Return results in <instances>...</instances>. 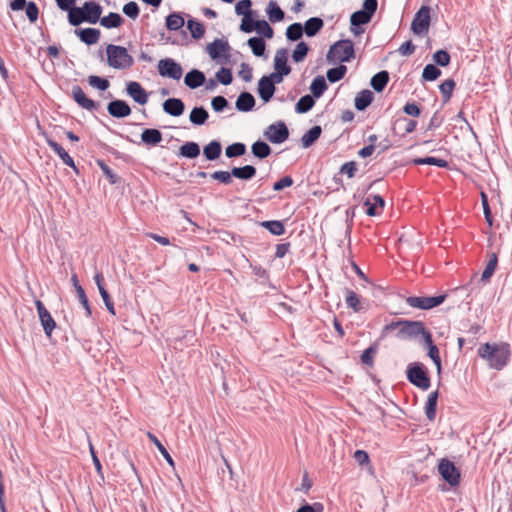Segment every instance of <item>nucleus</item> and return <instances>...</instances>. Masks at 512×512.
<instances>
[{
    "label": "nucleus",
    "mask_w": 512,
    "mask_h": 512,
    "mask_svg": "<svg viewBox=\"0 0 512 512\" xmlns=\"http://www.w3.org/2000/svg\"><path fill=\"white\" fill-rule=\"evenodd\" d=\"M398 329L396 337L401 340L421 337L423 342L427 334H431L421 321L399 320L387 324L383 328V335Z\"/></svg>",
    "instance_id": "obj_2"
},
{
    "label": "nucleus",
    "mask_w": 512,
    "mask_h": 512,
    "mask_svg": "<svg viewBox=\"0 0 512 512\" xmlns=\"http://www.w3.org/2000/svg\"><path fill=\"white\" fill-rule=\"evenodd\" d=\"M488 258V262L481 275V280L484 282L490 280L498 265V256L496 253L493 252L488 254Z\"/></svg>",
    "instance_id": "obj_29"
},
{
    "label": "nucleus",
    "mask_w": 512,
    "mask_h": 512,
    "mask_svg": "<svg viewBox=\"0 0 512 512\" xmlns=\"http://www.w3.org/2000/svg\"><path fill=\"white\" fill-rule=\"evenodd\" d=\"M322 133L320 126H313L301 138L303 148H309L315 141H317Z\"/></svg>",
    "instance_id": "obj_31"
},
{
    "label": "nucleus",
    "mask_w": 512,
    "mask_h": 512,
    "mask_svg": "<svg viewBox=\"0 0 512 512\" xmlns=\"http://www.w3.org/2000/svg\"><path fill=\"white\" fill-rule=\"evenodd\" d=\"M187 29L189 30L192 38L200 39L204 36L205 28L203 24L195 19L187 21Z\"/></svg>",
    "instance_id": "obj_44"
},
{
    "label": "nucleus",
    "mask_w": 512,
    "mask_h": 512,
    "mask_svg": "<svg viewBox=\"0 0 512 512\" xmlns=\"http://www.w3.org/2000/svg\"><path fill=\"white\" fill-rule=\"evenodd\" d=\"M264 137L273 144H281L289 137V130L286 124L278 121L269 125L263 133Z\"/></svg>",
    "instance_id": "obj_7"
},
{
    "label": "nucleus",
    "mask_w": 512,
    "mask_h": 512,
    "mask_svg": "<svg viewBox=\"0 0 512 512\" xmlns=\"http://www.w3.org/2000/svg\"><path fill=\"white\" fill-rule=\"evenodd\" d=\"M83 9L87 23L96 24L98 21H100L102 7L98 3L94 1H87L84 3Z\"/></svg>",
    "instance_id": "obj_17"
},
{
    "label": "nucleus",
    "mask_w": 512,
    "mask_h": 512,
    "mask_svg": "<svg viewBox=\"0 0 512 512\" xmlns=\"http://www.w3.org/2000/svg\"><path fill=\"white\" fill-rule=\"evenodd\" d=\"M88 83L101 91H105L109 87V81L107 79L101 78L96 75H91L88 77Z\"/></svg>",
    "instance_id": "obj_58"
},
{
    "label": "nucleus",
    "mask_w": 512,
    "mask_h": 512,
    "mask_svg": "<svg viewBox=\"0 0 512 512\" xmlns=\"http://www.w3.org/2000/svg\"><path fill=\"white\" fill-rule=\"evenodd\" d=\"M108 113L115 118H125L131 114L130 106L124 100H113L107 106Z\"/></svg>",
    "instance_id": "obj_14"
},
{
    "label": "nucleus",
    "mask_w": 512,
    "mask_h": 512,
    "mask_svg": "<svg viewBox=\"0 0 512 512\" xmlns=\"http://www.w3.org/2000/svg\"><path fill=\"white\" fill-rule=\"evenodd\" d=\"M430 26V7L422 6L417 13L415 14L412 23L411 29L417 34L421 35L428 31Z\"/></svg>",
    "instance_id": "obj_10"
},
{
    "label": "nucleus",
    "mask_w": 512,
    "mask_h": 512,
    "mask_svg": "<svg viewBox=\"0 0 512 512\" xmlns=\"http://www.w3.org/2000/svg\"><path fill=\"white\" fill-rule=\"evenodd\" d=\"M433 61L442 67H446L450 64L451 57L446 50H438L433 54Z\"/></svg>",
    "instance_id": "obj_56"
},
{
    "label": "nucleus",
    "mask_w": 512,
    "mask_h": 512,
    "mask_svg": "<svg viewBox=\"0 0 512 512\" xmlns=\"http://www.w3.org/2000/svg\"><path fill=\"white\" fill-rule=\"evenodd\" d=\"M347 67L345 65H339L335 68H331L327 71L326 76L329 82L335 83L340 81L346 74Z\"/></svg>",
    "instance_id": "obj_49"
},
{
    "label": "nucleus",
    "mask_w": 512,
    "mask_h": 512,
    "mask_svg": "<svg viewBox=\"0 0 512 512\" xmlns=\"http://www.w3.org/2000/svg\"><path fill=\"white\" fill-rule=\"evenodd\" d=\"M446 295H438V296H410L406 299V303L413 308H418L421 310H428L434 307L439 306L444 302Z\"/></svg>",
    "instance_id": "obj_8"
},
{
    "label": "nucleus",
    "mask_w": 512,
    "mask_h": 512,
    "mask_svg": "<svg viewBox=\"0 0 512 512\" xmlns=\"http://www.w3.org/2000/svg\"><path fill=\"white\" fill-rule=\"evenodd\" d=\"M123 13L129 18L135 20L140 14L139 6L136 2L130 1L123 6Z\"/></svg>",
    "instance_id": "obj_57"
},
{
    "label": "nucleus",
    "mask_w": 512,
    "mask_h": 512,
    "mask_svg": "<svg viewBox=\"0 0 512 512\" xmlns=\"http://www.w3.org/2000/svg\"><path fill=\"white\" fill-rule=\"evenodd\" d=\"M48 146L60 157L64 164L73 168L76 173H79L78 168L76 167L73 158L65 151V149L56 141L48 138L47 140Z\"/></svg>",
    "instance_id": "obj_16"
},
{
    "label": "nucleus",
    "mask_w": 512,
    "mask_h": 512,
    "mask_svg": "<svg viewBox=\"0 0 512 512\" xmlns=\"http://www.w3.org/2000/svg\"><path fill=\"white\" fill-rule=\"evenodd\" d=\"M314 105H315V101H314L313 96L304 95L298 100V102L295 106V110L299 114L307 113L308 111H310L313 108Z\"/></svg>",
    "instance_id": "obj_42"
},
{
    "label": "nucleus",
    "mask_w": 512,
    "mask_h": 512,
    "mask_svg": "<svg viewBox=\"0 0 512 512\" xmlns=\"http://www.w3.org/2000/svg\"><path fill=\"white\" fill-rule=\"evenodd\" d=\"M247 43L255 56L261 57L264 55L266 44L262 38L252 37L248 40Z\"/></svg>",
    "instance_id": "obj_46"
},
{
    "label": "nucleus",
    "mask_w": 512,
    "mask_h": 512,
    "mask_svg": "<svg viewBox=\"0 0 512 512\" xmlns=\"http://www.w3.org/2000/svg\"><path fill=\"white\" fill-rule=\"evenodd\" d=\"M216 79L223 85H229L232 80V73L230 69L222 67L217 73H216Z\"/></svg>",
    "instance_id": "obj_60"
},
{
    "label": "nucleus",
    "mask_w": 512,
    "mask_h": 512,
    "mask_svg": "<svg viewBox=\"0 0 512 512\" xmlns=\"http://www.w3.org/2000/svg\"><path fill=\"white\" fill-rule=\"evenodd\" d=\"M148 439L157 447L161 455L165 458V460L168 462L170 466H174V461L167 451V449L164 447V445L158 440V438L151 432H147Z\"/></svg>",
    "instance_id": "obj_47"
},
{
    "label": "nucleus",
    "mask_w": 512,
    "mask_h": 512,
    "mask_svg": "<svg viewBox=\"0 0 512 512\" xmlns=\"http://www.w3.org/2000/svg\"><path fill=\"white\" fill-rule=\"evenodd\" d=\"M71 94L74 101L83 109L93 111L98 106V104L94 100L86 96L83 89L78 85L72 87Z\"/></svg>",
    "instance_id": "obj_12"
},
{
    "label": "nucleus",
    "mask_w": 512,
    "mask_h": 512,
    "mask_svg": "<svg viewBox=\"0 0 512 512\" xmlns=\"http://www.w3.org/2000/svg\"><path fill=\"white\" fill-rule=\"evenodd\" d=\"M255 24V30L259 35L268 39L273 37L274 31L266 20H256Z\"/></svg>",
    "instance_id": "obj_52"
},
{
    "label": "nucleus",
    "mask_w": 512,
    "mask_h": 512,
    "mask_svg": "<svg viewBox=\"0 0 512 512\" xmlns=\"http://www.w3.org/2000/svg\"><path fill=\"white\" fill-rule=\"evenodd\" d=\"M275 86L263 76L258 82V94L264 102H269L275 93Z\"/></svg>",
    "instance_id": "obj_20"
},
{
    "label": "nucleus",
    "mask_w": 512,
    "mask_h": 512,
    "mask_svg": "<svg viewBox=\"0 0 512 512\" xmlns=\"http://www.w3.org/2000/svg\"><path fill=\"white\" fill-rule=\"evenodd\" d=\"M441 75V71L433 64H428L424 67L422 78L425 81H434Z\"/></svg>",
    "instance_id": "obj_55"
},
{
    "label": "nucleus",
    "mask_w": 512,
    "mask_h": 512,
    "mask_svg": "<svg viewBox=\"0 0 512 512\" xmlns=\"http://www.w3.org/2000/svg\"><path fill=\"white\" fill-rule=\"evenodd\" d=\"M378 7L377 0H364L362 9L351 14L350 16V30L354 35H359L363 32L359 28L361 25L369 23L375 14Z\"/></svg>",
    "instance_id": "obj_4"
},
{
    "label": "nucleus",
    "mask_w": 512,
    "mask_h": 512,
    "mask_svg": "<svg viewBox=\"0 0 512 512\" xmlns=\"http://www.w3.org/2000/svg\"><path fill=\"white\" fill-rule=\"evenodd\" d=\"M68 11V21L72 26L87 22L83 7H71Z\"/></svg>",
    "instance_id": "obj_35"
},
{
    "label": "nucleus",
    "mask_w": 512,
    "mask_h": 512,
    "mask_svg": "<svg viewBox=\"0 0 512 512\" xmlns=\"http://www.w3.org/2000/svg\"><path fill=\"white\" fill-rule=\"evenodd\" d=\"M74 33L86 45L96 44L101 36L100 30L96 28L76 29Z\"/></svg>",
    "instance_id": "obj_18"
},
{
    "label": "nucleus",
    "mask_w": 512,
    "mask_h": 512,
    "mask_svg": "<svg viewBox=\"0 0 512 512\" xmlns=\"http://www.w3.org/2000/svg\"><path fill=\"white\" fill-rule=\"evenodd\" d=\"M416 165H434L440 168H446L448 166V162L445 159L436 158V157H424V158H416L413 160Z\"/></svg>",
    "instance_id": "obj_48"
},
{
    "label": "nucleus",
    "mask_w": 512,
    "mask_h": 512,
    "mask_svg": "<svg viewBox=\"0 0 512 512\" xmlns=\"http://www.w3.org/2000/svg\"><path fill=\"white\" fill-rule=\"evenodd\" d=\"M184 83L190 89H196L205 83V75L197 69H193L185 75Z\"/></svg>",
    "instance_id": "obj_21"
},
{
    "label": "nucleus",
    "mask_w": 512,
    "mask_h": 512,
    "mask_svg": "<svg viewBox=\"0 0 512 512\" xmlns=\"http://www.w3.org/2000/svg\"><path fill=\"white\" fill-rule=\"evenodd\" d=\"M123 18L116 12H110L107 16L100 18V25L107 28H117L120 27L123 23Z\"/></svg>",
    "instance_id": "obj_33"
},
{
    "label": "nucleus",
    "mask_w": 512,
    "mask_h": 512,
    "mask_svg": "<svg viewBox=\"0 0 512 512\" xmlns=\"http://www.w3.org/2000/svg\"><path fill=\"white\" fill-rule=\"evenodd\" d=\"M127 94L138 104L144 105L148 102V93L136 81H130L126 85Z\"/></svg>",
    "instance_id": "obj_13"
},
{
    "label": "nucleus",
    "mask_w": 512,
    "mask_h": 512,
    "mask_svg": "<svg viewBox=\"0 0 512 512\" xmlns=\"http://www.w3.org/2000/svg\"><path fill=\"white\" fill-rule=\"evenodd\" d=\"M357 171V163L355 161H349L344 163L340 167V174L347 175L348 178H353L355 176V173Z\"/></svg>",
    "instance_id": "obj_62"
},
{
    "label": "nucleus",
    "mask_w": 512,
    "mask_h": 512,
    "mask_svg": "<svg viewBox=\"0 0 512 512\" xmlns=\"http://www.w3.org/2000/svg\"><path fill=\"white\" fill-rule=\"evenodd\" d=\"M274 69L286 75L290 74L291 68L287 65V50L279 49L274 57Z\"/></svg>",
    "instance_id": "obj_24"
},
{
    "label": "nucleus",
    "mask_w": 512,
    "mask_h": 512,
    "mask_svg": "<svg viewBox=\"0 0 512 512\" xmlns=\"http://www.w3.org/2000/svg\"><path fill=\"white\" fill-rule=\"evenodd\" d=\"M303 32V26L301 25V23H293L288 26L286 30V37L290 41H297L302 37Z\"/></svg>",
    "instance_id": "obj_53"
},
{
    "label": "nucleus",
    "mask_w": 512,
    "mask_h": 512,
    "mask_svg": "<svg viewBox=\"0 0 512 512\" xmlns=\"http://www.w3.org/2000/svg\"><path fill=\"white\" fill-rule=\"evenodd\" d=\"M106 54L108 65L114 69L126 70L130 69L134 64V58L123 46L108 44Z\"/></svg>",
    "instance_id": "obj_3"
},
{
    "label": "nucleus",
    "mask_w": 512,
    "mask_h": 512,
    "mask_svg": "<svg viewBox=\"0 0 512 512\" xmlns=\"http://www.w3.org/2000/svg\"><path fill=\"white\" fill-rule=\"evenodd\" d=\"M251 151L252 154L259 159L268 157L272 152L270 146L266 142L260 140L252 144Z\"/></svg>",
    "instance_id": "obj_39"
},
{
    "label": "nucleus",
    "mask_w": 512,
    "mask_h": 512,
    "mask_svg": "<svg viewBox=\"0 0 512 512\" xmlns=\"http://www.w3.org/2000/svg\"><path fill=\"white\" fill-rule=\"evenodd\" d=\"M407 379L416 387L427 390L430 387V378L426 367L422 363H411L407 367Z\"/></svg>",
    "instance_id": "obj_6"
},
{
    "label": "nucleus",
    "mask_w": 512,
    "mask_h": 512,
    "mask_svg": "<svg viewBox=\"0 0 512 512\" xmlns=\"http://www.w3.org/2000/svg\"><path fill=\"white\" fill-rule=\"evenodd\" d=\"M373 100V93L370 90H362L355 97L354 105L358 111L365 110Z\"/></svg>",
    "instance_id": "obj_27"
},
{
    "label": "nucleus",
    "mask_w": 512,
    "mask_h": 512,
    "mask_svg": "<svg viewBox=\"0 0 512 512\" xmlns=\"http://www.w3.org/2000/svg\"><path fill=\"white\" fill-rule=\"evenodd\" d=\"M231 174L242 180H249L256 174V168L252 165H245L243 167H234L231 170Z\"/></svg>",
    "instance_id": "obj_37"
},
{
    "label": "nucleus",
    "mask_w": 512,
    "mask_h": 512,
    "mask_svg": "<svg viewBox=\"0 0 512 512\" xmlns=\"http://www.w3.org/2000/svg\"><path fill=\"white\" fill-rule=\"evenodd\" d=\"M179 155L188 159H194L200 155V147L196 142H186L180 147Z\"/></svg>",
    "instance_id": "obj_34"
},
{
    "label": "nucleus",
    "mask_w": 512,
    "mask_h": 512,
    "mask_svg": "<svg viewBox=\"0 0 512 512\" xmlns=\"http://www.w3.org/2000/svg\"><path fill=\"white\" fill-rule=\"evenodd\" d=\"M324 22L319 17L309 18L304 25L303 31L308 37L315 36L323 27Z\"/></svg>",
    "instance_id": "obj_30"
},
{
    "label": "nucleus",
    "mask_w": 512,
    "mask_h": 512,
    "mask_svg": "<svg viewBox=\"0 0 512 512\" xmlns=\"http://www.w3.org/2000/svg\"><path fill=\"white\" fill-rule=\"evenodd\" d=\"M389 81V73L385 70L376 73L371 78V86L376 92H381L386 87Z\"/></svg>",
    "instance_id": "obj_32"
},
{
    "label": "nucleus",
    "mask_w": 512,
    "mask_h": 512,
    "mask_svg": "<svg viewBox=\"0 0 512 512\" xmlns=\"http://www.w3.org/2000/svg\"><path fill=\"white\" fill-rule=\"evenodd\" d=\"M438 392L434 391L429 394L426 405L425 414L430 421H434L436 417V406H437Z\"/></svg>",
    "instance_id": "obj_40"
},
{
    "label": "nucleus",
    "mask_w": 512,
    "mask_h": 512,
    "mask_svg": "<svg viewBox=\"0 0 512 512\" xmlns=\"http://www.w3.org/2000/svg\"><path fill=\"white\" fill-rule=\"evenodd\" d=\"M209 117V114L206 109L203 107H194L189 115V120L194 125H203Z\"/></svg>",
    "instance_id": "obj_38"
},
{
    "label": "nucleus",
    "mask_w": 512,
    "mask_h": 512,
    "mask_svg": "<svg viewBox=\"0 0 512 512\" xmlns=\"http://www.w3.org/2000/svg\"><path fill=\"white\" fill-rule=\"evenodd\" d=\"M25 12L30 22H35L38 19L39 9L34 2L30 1L27 3Z\"/></svg>",
    "instance_id": "obj_64"
},
{
    "label": "nucleus",
    "mask_w": 512,
    "mask_h": 512,
    "mask_svg": "<svg viewBox=\"0 0 512 512\" xmlns=\"http://www.w3.org/2000/svg\"><path fill=\"white\" fill-rule=\"evenodd\" d=\"M184 109V102L178 98H169L163 103L164 112L174 117L182 115Z\"/></svg>",
    "instance_id": "obj_19"
},
{
    "label": "nucleus",
    "mask_w": 512,
    "mask_h": 512,
    "mask_svg": "<svg viewBox=\"0 0 512 512\" xmlns=\"http://www.w3.org/2000/svg\"><path fill=\"white\" fill-rule=\"evenodd\" d=\"M329 63L349 62L355 57L354 44L351 40H339L335 42L327 53Z\"/></svg>",
    "instance_id": "obj_5"
},
{
    "label": "nucleus",
    "mask_w": 512,
    "mask_h": 512,
    "mask_svg": "<svg viewBox=\"0 0 512 512\" xmlns=\"http://www.w3.org/2000/svg\"><path fill=\"white\" fill-rule=\"evenodd\" d=\"M423 344L428 350V356L431 358L433 363L436 365L438 372L441 371V359L439 356V349L433 343L432 334H427L426 339L423 341Z\"/></svg>",
    "instance_id": "obj_22"
},
{
    "label": "nucleus",
    "mask_w": 512,
    "mask_h": 512,
    "mask_svg": "<svg viewBox=\"0 0 512 512\" xmlns=\"http://www.w3.org/2000/svg\"><path fill=\"white\" fill-rule=\"evenodd\" d=\"M384 205L385 201L380 195L368 196L364 201V206L367 207L366 214L368 216H376L378 214L376 211L377 206L383 208Z\"/></svg>",
    "instance_id": "obj_25"
},
{
    "label": "nucleus",
    "mask_w": 512,
    "mask_h": 512,
    "mask_svg": "<svg viewBox=\"0 0 512 512\" xmlns=\"http://www.w3.org/2000/svg\"><path fill=\"white\" fill-rule=\"evenodd\" d=\"M251 0H241L235 6V12L237 15H243L245 17L251 14Z\"/></svg>",
    "instance_id": "obj_59"
},
{
    "label": "nucleus",
    "mask_w": 512,
    "mask_h": 512,
    "mask_svg": "<svg viewBox=\"0 0 512 512\" xmlns=\"http://www.w3.org/2000/svg\"><path fill=\"white\" fill-rule=\"evenodd\" d=\"M455 85L456 84L453 79H447L440 84L439 90L443 97L444 103H447L451 99Z\"/></svg>",
    "instance_id": "obj_50"
},
{
    "label": "nucleus",
    "mask_w": 512,
    "mask_h": 512,
    "mask_svg": "<svg viewBox=\"0 0 512 512\" xmlns=\"http://www.w3.org/2000/svg\"><path fill=\"white\" fill-rule=\"evenodd\" d=\"M438 471L442 478L451 486H456L460 481V472L453 462L442 459L438 464Z\"/></svg>",
    "instance_id": "obj_11"
},
{
    "label": "nucleus",
    "mask_w": 512,
    "mask_h": 512,
    "mask_svg": "<svg viewBox=\"0 0 512 512\" xmlns=\"http://www.w3.org/2000/svg\"><path fill=\"white\" fill-rule=\"evenodd\" d=\"M41 324L43 326L44 332L47 336H50L52 331L54 330L56 323L54 319L52 318L51 314L48 313L44 317L40 319Z\"/></svg>",
    "instance_id": "obj_61"
},
{
    "label": "nucleus",
    "mask_w": 512,
    "mask_h": 512,
    "mask_svg": "<svg viewBox=\"0 0 512 512\" xmlns=\"http://www.w3.org/2000/svg\"><path fill=\"white\" fill-rule=\"evenodd\" d=\"M345 302L349 308H352L355 311L359 310V297L354 291H347Z\"/></svg>",
    "instance_id": "obj_63"
},
{
    "label": "nucleus",
    "mask_w": 512,
    "mask_h": 512,
    "mask_svg": "<svg viewBox=\"0 0 512 512\" xmlns=\"http://www.w3.org/2000/svg\"><path fill=\"white\" fill-rule=\"evenodd\" d=\"M267 14L271 22H279L284 19L283 10L277 5L275 1H270L267 8Z\"/></svg>",
    "instance_id": "obj_43"
},
{
    "label": "nucleus",
    "mask_w": 512,
    "mask_h": 512,
    "mask_svg": "<svg viewBox=\"0 0 512 512\" xmlns=\"http://www.w3.org/2000/svg\"><path fill=\"white\" fill-rule=\"evenodd\" d=\"M185 24V20L181 13L173 12L166 17V28L170 31H177Z\"/></svg>",
    "instance_id": "obj_36"
},
{
    "label": "nucleus",
    "mask_w": 512,
    "mask_h": 512,
    "mask_svg": "<svg viewBox=\"0 0 512 512\" xmlns=\"http://www.w3.org/2000/svg\"><path fill=\"white\" fill-rule=\"evenodd\" d=\"M236 109L241 112H249L255 106V98L249 92H242L236 100Z\"/></svg>",
    "instance_id": "obj_23"
},
{
    "label": "nucleus",
    "mask_w": 512,
    "mask_h": 512,
    "mask_svg": "<svg viewBox=\"0 0 512 512\" xmlns=\"http://www.w3.org/2000/svg\"><path fill=\"white\" fill-rule=\"evenodd\" d=\"M158 72L162 77L179 80L182 77L183 69L174 59L165 58L158 62Z\"/></svg>",
    "instance_id": "obj_9"
},
{
    "label": "nucleus",
    "mask_w": 512,
    "mask_h": 512,
    "mask_svg": "<svg viewBox=\"0 0 512 512\" xmlns=\"http://www.w3.org/2000/svg\"><path fill=\"white\" fill-rule=\"evenodd\" d=\"M327 90V83L323 76H317L310 85V91L313 97L319 98Z\"/></svg>",
    "instance_id": "obj_41"
},
{
    "label": "nucleus",
    "mask_w": 512,
    "mask_h": 512,
    "mask_svg": "<svg viewBox=\"0 0 512 512\" xmlns=\"http://www.w3.org/2000/svg\"><path fill=\"white\" fill-rule=\"evenodd\" d=\"M245 152H246V146L240 142H236V143L229 145L225 150V154L228 158L240 157V156L244 155Z\"/></svg>",
    "instance_id": "obj_51"
},
{
    "label": "nucleus",
    "mask_w": 512,
    "mask_h": 512,
    "mask_svg": "<svg viewBox=\"0 0 512 512\" xmlns=\"http://www.w3.org/2000/svg\"><path fill=\"white\" fill-rule=\"evenodd\" d=\"M308 51V45L305 42H299L292 53V59L297 63L302 62L306 58Z\"/></svg>",
    "instance_id": "obj_54"
},
{
    "label": "nucleus",
    "mask_w": 512,
    "mask_h": 512,
    "mask_svg": "<svg viewBox=\"0 0 512 512\" xmlns=\"http://www.w3.org/2000/svg\"><path fill=\"white\" fill-rule=\"evenodd\" d=\"M478 356L486 360L490 368L501 370L508 364L510 360V345L508 343L482 344L478 348Z\"/></svg>",
    "instance_id": "obj_1"
},
{
    "label": "nucleus",
    "mask_w": 512,
    "mask_h": 512,
    "mask_svg": "<svg viewBox=\"0 0 512 512\" xmlns=\"http://www.w3.org/2000/svg\"><path fill=\"white\" fill-rule=\"evenodd\" d=\"M141 140L151 146H156L162 141V133L158 129H145L141 134Z\"/></svg>",
    "instance_id": "obj_26"
},
{
    "label": "nucleus",
    "mask_w": 512,
    "mask_h": 512,
    "mask_svg": "<svg viewBox=\"0 0 512 512\" xmlns=\"http://www.w3.org/2000/svg\"><path fill=\"white\" fill-rule=\"evenodd\" d=\"M222 146L219 141L213 140L209 142L203 149L205 158L209 161L216 160L220 157Z\"/></svg>",
    "instance_id": "obj_28"
},
{
    "label": "nucleus",
    "mask_w": 512,
    "mask_h": 512,
    "mask_svg": "<svg viewBox=\"0 0 512 512\" xmlns=\"http://www.w3.org/2000/svg\"><path fill=\"white\" fill-rule=\"evenodd\" d=\"M206 50L211 59L216 60L219 59L222 55H225L227 58L226 54L229 52L230 46L227 41L216 39L207 45Z\"/></svg>",
    "instance_id": "obj_15"
},
{
    "label": "nucleus",
    "mask_w": 512,
    "mask_h": 512,
    "mask_svg": "<svg viewBox=\"0 0 512 512\" xmlns=\"http://www.w3.org/2000/svg\"><path fill=\"white\" fill-rule=\"evenodd\" d=\"M261 226L266 228L271 234L280 236L285 233L284 224L278 220L263 221Z\"/></svg>",
    "instance_id": "obj_45"
}]
</instances>
